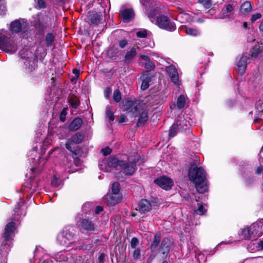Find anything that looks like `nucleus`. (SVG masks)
<instances>
[{
  "label": "nucleus",
  "mask_w": 263,
  "mask_h": 263,
  "mask_svg": "<svg viewBox=\"0 0 263 263\" xmlns=\"http://www.w3.org/2000/svg\"><path fill=\"white\" fill-rule=\"evenodd\" d=\"M126 121V117L122 115L120 116L119 119V123H122Z\"/></svg>",
  "instance_id": "nucleus-55"
},
{
  "label": "nucleus",
  "mask_w": 263,
  "mask_h": 263,
  "mask_svg": "<svg viewBox=\"0 0 263 263\" xmlns=\"http://www.w3.org/2000/svg\"><path fill=\"white\" fill-rule=\"evenodd\" d=\"M57 240L59 245L68 247L69 245L75 243L76 236L70 230L64 229L58 234Z\"/></svg>",
  "instance_id": "nucleus-8"
},
{
  "label": "nucleus",
  "mask_w": 263,
  "mask_h": 263,
  "mask_svg": "<svg viewBox=\"0 0 263 263\" xmlns=\"http://www.w3.org/2000/svg\"><path fill=\"white\" fill-rule=\"evenodd\" d=\"M139 243L138 239L136 237H133L130 241V246L133 249H136V246Z\"/></svg>",
  "instance_id": "nucleus-46"
},
{
  "label": "nucleus",
  "mask_w": 263,
  "mask_h": 263,
  "mask_svg": "<svg viewBox=\"0 0 263 263\" xmlns=\"http://www.w3.org/2000/svg\"><path fill=\"white\" fill-rule=\"evenodd\" d=\"M81 227L87 231H93L95 230V226L91 221L88 219H84L81 222Z\"/></svg>",
  "instance_id": "nucleus-27"
},
{
  "label": "nucleus",
  "mask_w": 263,
  "mask_h": 263,
  "mask_svg": "<svg viewBox=\"0 0 263 263\" xmlns=\"http://www.w3.org/2000/svg\"><path fill=\"white\" fill-rule=\"evenodd\" d=\"M139 58L141 59L140 63L142 66L146 69H153L155 67V64L150 60L148 56L140 55Z\"/></svg>",
  "instance_id": "nucleus-20"
},
{
  "label": "nucleus",
  "mask_w": 263,
  "mask_h": 263,
  "mask_svg": "<svg viewBox=\"0 0 263 263\" xmlns=\"http://www.w3.org/2000/svg\"><path fill=\"white\" fill-rule=\"evenodd\" d=\"M188 176L190 180L195 184V187L199 193H203L207 191L206 173L202 167L191 164L189 169Z\"/></svg>",
  "instance_id": "nucleus-2"
},
{
  "label": "nucleus",
  "mask_w": 263,
  "mask_h": 263,
  "mask_svg": "<svg viewBox=\"0 0 263 263\" xmlns=\"http://www.w3.org/2000/svg\"><path fill=\"white\" fill-rule=\"evenodd\" d=\"M62 183V181L56 176H54L51 181V185L53 187H58Z\"/></svg>",
  "instance_id": "nucleus-42"
},
{
  "label": "nucleus",
  "mask_w": 263,
  "mask_h": 263,
  "mask_svg": "<svg viewBox=\"0 0 263 263\" xmlns=\"http://www.w3.org/2000/svg\"><path fill=\"white\" fill-rule=\"evenodd\" d=\"M82 124V120L80 118H75L69 125V129L71 131L79 129Z\"/></svg>",
  "instance_id": "nucleus-24"
},
{
  "label": "nucleus",
  "mask_w": 263,
  "mask_h": 263,
  "mask_svg": "<svg viewBox=\"0 0 263 263\" xmlns=\"http://www.w3.org/2000/svg\"><path fill=\"white\" fill-rule=\"evenodd\" d=\"M15 229V223L13 221L9 222L5 227L3 236L4 240L0 248L1 263H7V256L10 251L11 239Z\"/></svg>",
  "instance_id": "nucleus-3"
},
{
  "label": "nucleus",
  "mask_w": 263,
  "mask_h": 263,
  "mask_svg": "<svg viewBox=\"0 0 263 263\" xmlns=\"http://www.w3.org/2000/svg\"><path fill=\"white\" fill-rule=\"evenodd\" d=\"M113 99L116 102H119L121 99V94L119 89H116L114 91Z\"/></svg>",
  "instance_id": "nucleus-40"
},
{
  "label": "nucleus",
  "mask_w": 263,
  "mask_h": 263,
  "mask_svg": "<svg viewBox=\"0 0 263 263\" xmlns=\"http://www.w3.org/2000/svg\"><path fill=\"white\" fill-rule=\"evenodd\" d=\"M111 92V88H110L109 87L106 88L104 91L105 97L106 98H108L109 97V96H110Z\"/></svg>",
  "instance_id": "nucleus-53"
},
{
  "label": "nucleus",
  "mask_w": 263,
  "mask_h": 263,
  "mask_svg": "<svg viewBox=\"0 0 263 263\" xmlns=\"http://www.w3.org/2000/svg\"><path fill=\"white\" fill-rule=\"evenodd\" d=\"M137 54L136 49L133 47L128 51L124 57V62L126 63H129Z\"/></svg>",
  "instance_id": "nucleus-25"
},
{
  "label": "nucleus",
  "mask_w": 263,
  "mask_h": 263,
  "mask_svg": "<svg viewBox=\"0 0 263 263\" xmlns=\"http://www.w3.org/2000/svg\"><path fill=\"white\" fill-rule=\"evenodd\" d=\"M249 58L246 55H242L239 61L237 62V69L240 74H243L246 69L247 62Z\"/></svg>",
  "instance_id": "nucleus-17"
},
{
  "label": "nucleus",
  "mask_w": 263,
  "mask_h": 263,
  "mask_svg": "<svg viewBox=\"0 0 263 263\" xmlns=\"http://www.w3.org/2000/svg\"><path fill=\"white\" fill-rule=\"evenodd\" d=\"M252 9V4L249 1L244 2L240 7V12L243 14L250 12Z\"/></svg>",
  "instance_id": "nucleus-28"
},
{
  "label": "nucleus",
  "mask_w": 263,
  "mask_h": 263,
  "mask_svg": "<svg viewBox=\"0 0 263 263\" xmlns=\"http://www.w3.org/2000/svg\"><path fill=\"white\" fill-rule=\"evenodd\" d=\"M120 15L122 16L124 22H130L135 16L134 11L132 9H124L120 11Z\"/></svg>",
  "instance_id": "nucleus-18"
},
{
  "label": "nucleus",
  "mask_w": 263,
  "mask_h": 263,
  "mask_svg": "<svg viewBox=\"0 0 263 263\" xmlns=\"http://www.w3.org/2000/svg\"><path fill=\"white\" fill-rule=\"evenodd\" d=\"M261 52L259 46H255L250 51V55L251 57H256Z\"/></svg>",
  "instance_id": "nucleus-35"
},
{
  "label": "nucleus",
  "mask_w": 263,
  "mask_h": 263,
  "mask_svg": "<svg viewBox=\"0 0 263 263\" xmlns=\"http://www.w3.org/2000/svg\"><path fill=\"white\" fill-rule=\"evenodd\" d=\"M154 182L165 190L171 189L173 185V180L165 176L155 179Z\"/></svg>",
  "instance_id": "nucleus-13"
},
{
  "label": "nucleus",
  "mask_w": 263,
  "mask_h": 263,
  "mask_svg": "<svg viewBox=\"0 0 263 263\" xmlns=\"http://www.w3.org/2000/svg\"><path fill=\"white\" fill-rule=\"evenodd\" d=\"M6 12V7L4 0H0V15L5 14Z\"/></svg>",
  "instance_id": "nucleus-45"
},
{
  "label": "nucleus",
  "mask_w": 263,
  "mask_h": 263,
  "mask_svg": "<svg viewBox=\"0 0 263 263\" xmlns=\"http://www.w3.org/2000/svg\"><path fill=\"white\" fill-rule=\"evenodd\" d=\"M37 6L40 9L46 7V3L43 0H39L37 2Z\"/></svg>",
  "instance_id": "nucleus-52"
},
{
  "label": "nucleus",
  "mask_w": 263,
  "mask_h": 263,
  "mask_svg": "<svg viewBox=\"0 0 263 263\" xmlns=\"http://www.w3.org/2000/svg\"><path fill=\"white\" fill-rule=\"evenodd\" d=\"M103 211V208L101 206H97L96 208L95 213L99 214Z\"/></svg>",
  "instance_id": "nucleus-57"
},
{
  "label": "nucleus",
  "mask_w": 263,
  "mask_h": 263,
  "mask_svg": "<svg viewBox=\"0 0 263 263\" xmlns=\"http://www.w3.org/2000/svg\"><path fill=\"white\" fill-rule=\"evenodd\" d=\"M147 119H148V116H147V112H146L145 111H142L140 114V117H139L138 122L137 123L138 125L139 126H142L143 124H144L147 121Z\"/></svg>",
  "instance_id": "nucleus-32"
},
{
  "label": "nucleus",
  "mask_w": 263,
  "mask_h": 263,
  "mask_svg": "<svg viewBox=\"0 0 263 263\" xmlns=\"http://www.w3.org/2000/svg\"><path fill=\"white\" fill-rule=\"evenodd\" d=\"M84 135L80 133H77L70 139H68L65 144L66 148L70 152H72V144H79L82 142Z\"/></svg>",
  "instance_id": "nucleus-12"
},
{
  "label": "nucleus",
  "mask_w": 263,
  "mask_h": 263,
  "mask_svg": "<svg viewBox=\"0 0 263 263\" xmlns=\"http://www.w3.org/2000/svg\"><path fill=\"white\" fill-rule=\"evenodd\" d=\"M206 211L205 209L202 205H200L197 210L195 211L196 213L199 215L203 214Z\"/></svg>",
  "instance_id": "nucleus-47"
},
{
  "label": "nucleus",
  "mask_w": 263,
  "mask_h": 263,
  "mask_svg": "<svg viewBox=\"0 0 263 263\" xmlns=\"http://www.w3.org/2000/svg\"><path fill=\"white\" fill-rule=\"evenodd\" d=\"M131 257L133 260H137L141 257V250L139 248L134 249L131 252Z\"/></svg>",
  "instance_id": "nucleus-34"
},
{
  "label": "nucleus",
  "mask_w": 263,
  "mask_h": 263,
  "mask_svg": "<svg viewBox=\"0 0 263 263\" xmlns=\"http://www.w3.org/2000/svg\"><path fill=\"white\" fill-rule=\"evenodd\" d=\"M70 105L74 108L78 107L79 104V100L76 97H72L69 99Z\"/></svg>",
  "instance_id": "nucleus-37"
},
{
  "label": "nucleus",
  "mask_w": 263,
  "mask_h": 263,
  "mask_svg": "<svg viewBox=\"0 0 263 263\" xmlns=\"http://www.w3.org/2000/svg\"><path fill=\"white\" fill-rule=\"evenodd\" d=\"M261 17V14L259 13H257L253 14L252 15L251 19V22L254 23L256 20L260 18Z\"/></svg>",
  "instance_id": "nucleus-48"
},
{
  "label": "nucleus",
  "mask_w": 263,
  "mask_h": 263,
  "mask_svg": "<svg viewBox=\"0 0 263 263\" xmlns=\"http://www.w3.org/2000/svg\"><path fill=\"white\" fill-rule=\"evenodd\" d=\"M40 248L39 247L36 248L35 250V256H36L37 255V252L39 251H40Z\"/></svg>",
  "instance_id": "nucleus-63"
},
{
  "label": "nucleus",
  "mask_w": 263,
  "mask_h": 263,
  "mask_svg": "<svg viewBox=\"0 0 263 263\" xmlns=\"http://www.w3.org/2000/svg\"><path fill=\"white\" fill-rule=\"evenodd\" d=\"M158 11L156 10L151 11L148 16L152 23L157 25L160 28L169 31H174L176 29L175 23L163 15L157 16Z\"/></svg>",
  "instance_id": "nucleus-6"
},
{
  "label": "nucleus",
  "mask_w": 263,
  "mask_h": 263,
  "mask_svg": "<svg viewBox=\"0 0 263 263\" xmlns=\"http://www.w3.org/2000/svg\"><path fill=\"white\" fill-rule=\"evenodd\" d=\"M167 73L171 78V81L175 85L179 86V80L177 70L173 65L167 66L165 68Z\"/></svg>",
  "instance_id": "nucleus-14"
},
{
  "label": "nucleus",
  "mask_w": 263,
  "mask_h": 263,
  "mask_svg": "<svg viewBox=\"0 0 263 263\" xmlns=\"http://www.w3.org/2000/svg\"><path fill=\"white\" fill-rule=\"evenodd\" d=\"M140 1L141 2V3H142L143 4V5L144 6H147V4H148V1L147 0H140Z\"/></svg>",
  "instance_id": "nucleus-61"
},
{
  "label": "nucleus",
  "mask_w": 263,
  "mask_h": 263,
  "mask_svg": "<svg viewBox=\"0 0 263 263\" xmlns=\"http://www.w3.org/2000/svg\"><path fill=\"white\" fill-rule=\"evenodd\" d=\"M20 206L21 205H20V203H17V204L15 205V207L14 209V212H15V214L18 212L20 208Z\"/></svg>",
  "instance_id": "nucleus-59"
},
{
  "label": "nucleus",
  "mask_w": 263,
  "mask_h": 263,
  "mask_svg": "<svg viewBox=\"0 0 263 263\" xmlns=\"http://www.w3.org/2000/svg\"><path fill=\"white\" fill-rule=\"evenodd\" d=\"M259 28L260 31H263V21L259 25Z\"/></svg>",
  "instance_id": "nucleus-62"
},
{
  "label": "nucleus",
  "mask_w": 263,
  "mask_h": 263,
  "mask_svg": "<svg viewBox=\"0 0 263 263\" xmlns=\"http://www.w3.org/2000/svg\"><path fill=\"white\" fill-rule=\"evenodd\" d=\"M103 164H100V168L105 172H109V168H121L123 170L124 173L126 175H132L135 171L136 166L143 163L142 160L140 159V156L136 154L130 155L127 160L123 161L119 160L116 158L110 157L105 162H103Z\"/></svg>",
  "instance_id": "nucleus-1"
},
{
  "label": "nucleus",
  "mask_w": 263,
  "mask_h": 263,
  "mask_svg": "<svg viewBox=\"0 0 263 263\" xmlns=\"http://www.w3.org/2000/svg\"><path fill=\"white\" fill-rule=\"evenodd\" d=\"M67 108L65 107L61 111L60 115V120L64 122L66 120V116L67 115Z\"/></svg>",
  "instance_id": "nucleus-44"
},
{
  "label": "nucleus",
  "mask_w": 263,
  "mask_h": 263,
  "mask_svg": "<svg viewBox=\"0 0 263 263\" xmlns=\"http://www.w3.org/2000/svg\"><path fill=\"white\" fill-rule=\"evenodd\" d=\"M182 29L184 30L186 33L190 35L196 36L199 35L200 34V31L196 28L184 27L182 28Z\"/></svg>",
  "instance_id": "nucleus-31"
},
{
  "label": "nucleus",
  "mask_w": 263,
  "mask_h": 263,
  "mask_svg": "<svg viewBox=\"0 0 263 263\" xmlns=\"http://www.w3.org/2000/svg\"><path fill=\"white\" fill-rule=\"evenodd\" d=\"M40 263H52V261H49V260H44L43 261V262H40Z\"/></svg>",
  "instance_id": "nucleus-64"
},
{
  "label": "nucleus",
  "mask_w": 263,
  "mask_h": 263,
  "mask_svg": "<svg viewBox=\"0 0 263 263\" xmlns=\"http://www.w3.org/2000/svg\"><path fill=\"white\" fill-rule=\"evenodd\" d=\"M160 241V237L157 235H155L153 239V241L151 245V249H155Z\"/></svg>",
  "instance_id": "nucleus-36"
},
{
  "label": "nucleus",
  "mask_w": 263,
  "mask_h": 263,
  "mask_svg": "<svg viewBox=\"0 0 263 263\" xmlns=\"http://www.w3.org/2000/svg\"><path fill=\"white\" fill-rule=\"evenodd\" d=\"M36 50L34 48L27 50L23 49L19 52V54L23 61L25 68L28 71H32L35 68V62L37 58Z\"/></svg>",
  "instance_id": "nucleus-7"
},
{
  "label": "nucleus",
  "mask_w": 263,
  "mask_h": 263,
  "mask_svg": "<svg viewBox=\"0 0 263 263\" xmlns=\"http://www.w3.org/2000/svg\"><path fill=\"white\" fill-rule=\"evenodd\" d=\"M105 257V255L104 254H103V253L101 254L99 256V262L101 263H103L104 261Z\"/></svg>",
  "instance_id": "nucleus-54"
},
{
  "label": "nucleus",
  "mask_w": 263,
  "mask_h": 263,
  "mask_svg": "<svg viewBox=\"0 0 263 263\" xmlns=\"http://www.w3.org/2000/svg\"><path fill=\"white\" fill-rule=\"evenodd\" d=\"M121 198L119 195L114 194H107L105 195L104 200L107 205L113 206L120 202Z\"/></svg>",
  "instance_id": "nucleus-16"
},
{
  "label": "nucleus",
  "mask_w": 263,
  "mask_h": 263,
  "mask_svg": "<svg viewBox=\"0 0 263 263\" xmlns=\"http://www.w3.org/2000/svg\"><path fill=\"white\" fill-rule=\"evenodd\" d=\"M263 172V166H260L256 169L255 173L257 174H260Z\"/></svg>",
  "instance_id": "nucleus-56"
},
{
  "label": "nucleus",
  "mask_w": 263,
  "mask_h": 263,
  "mask_svg": "<svg viewBox=\"0 0 263 263\" xmlns=\"http://www.w3.org/2000/svg\"><path fill=\"white\" fill-rule=\"evenodd\" d=\"M68 255L67 252L61 251L55 254L54 259L58 262L65 261L69 259Z\"/></svg>",
  "instance_id": "nucleus-26"
},
{
  "label": "nucleus",
  "mask_w": 263,
  "mask_h": 263,
  "mask_svg": "<svg viewBox=\"0 0 263 263\" xmlns=\"http://www.w3.org/2000/svg\"><path fill=\"white\" fill-rule=\"evenodd\" d=\"M111 150L108 147H106L101 149V153L104 156H107L111 153Z\"/></svg>",
  "instance_id": "nucleus-49"
},
{
  "label": "nucleus",
  "mask_w": 263,
  "mask_h": 263,
  "mask_svg": "<svg viewBox=\"0 0 263 263\" xmlns=\"http://www.w3.org/2000/svg\"><path fill=\"white\" fill-rule=\"evenodd\" d=\"M198 3L202 5L206 9L209 8L212 5L211 0H198Z\"/></svg>",
  "instance_id": "nucleus-43"
},
{
  "label": "nucleus",
  "mask_w": 263,
  "mask_h": 263,
  "mask_svg": "<svg viewBox=\"0 0 263 263\" xmlns=\"http://www.w3.org/2000/svg\"><path fill=\"white\" fill-rule=\"evenodd\" d=\"M263 234V219L256 221L252 224L249 227L242 229L239 235L242 239H257Z\"/></svg>",
  "instance_id": "nucleus-4"
},
{
  "label": "nucleus",
  "mask_w": 263,
  "mask_h": 263,
  "mask_svg": "<svg viewBox=\"0 0 263 263\" xmlns=\"http://www.w3.org/2000/svg\"><path fill=\"white\" fill-rule=\"evenodd\" d=\"M234 6L232 4H227L224 6L219 14L221 19L229 18L233 14Z\"/></svg>",
  "instance_id": "nucleus-15"
},
{
  "label": "nucleus",
  "mask_w": 263,
  "mask_h": 263,
  "mask_svg": "<svg viewBox=\"0 0 263 263\" xmlns=\"http://www.w3.org/2000/svg\"><path fill=\"white\" fill-rule=\"evenodd\" d=\"M258 245L259 248L263 250V241L262 240H259V242H258Z\"/></svg>",
  "instance_id": "nucleus-60"
},
{
  "label": "nucleus",
  "mask_w": 263,
  "mask_h": 263,
  "mask_svg": "<svg viewBox=\"0 0 263 263\" xmlns=\"http://www.w3.org/2000/svg\"><path fill=\"white\" fill-rule=\"evenodd\" d=\"M142 84L141 88L143 90L147 89L149 86V82L151 81V75L149 71H146L141 76Z\"/></svg>",
  "instance_id": "nucleus-21"
},
{
  "label": "nucleus",
  "mask_w": 263,
  "mask_h": 263,
  "mask_svg": "<svg viewBox=\"0 0 263 263\" xmlns=\"http://www.w3.org/2000/svg\"><path fill=\"white\" fill-rule=\"evenodd\" d=\"M138 208L140 213H144L151 209V204L148 200L142 199L139 203Z\"/></svg>",
  "instance_id": "nucleus-23"
},
{
  "label": "nucleus",
  "mask_w": 263,
  "mask_h": 263,
  "mask_svg": "<svg viewBox=\"0 0 263 263\" xmlns=\"http://www.w3.org/2000/svg\"><path fill=\"white\" fill-rule=\"evenodd\" d=\"M127 40H122L119 42V45L121 48H123L127 45Z\"/></svg>",
  "instance_id": "nucleus-51"
},
{
  "label": "nucleus",
  "mask_w": 263,
  "mask_h": 263,
  "mask_svg": "<svg viewBox=\"0 0 263 263\" xmlns=\"http://www.w3.org/2000/svg\"><path fill=\"white\" fill-rule=\"evenodd\" d=\"M27 24L23 20H17L12 22L10 29L12 33L25 32L27 30Z\"/></svg>",
  "instance_id": "nucleus-9"
},
{
  "label": "nucleus",
  "mask_w": 263,
  "mask_h": 263,
  "mask_svg": "<svg viewBox=\"0 0 263 263\" xmlns=\"http://www.w3.org/2000/svg\"><path fill=\"white\" fill-rule=\"evenodd\" d=\"M102 14L100 13H94L89 15V21L92 24H98L101 20Z\"/></svg>",
  "instance_id": "nucleus-30"
},
{
  "label": "nucleus",
  "mask_w": 263,
  "mask_h": 263,
  "mask_svg": "<svg viewBox=\"0 0 263 263\" xmlns=\"http://www.w3.org/2000/svg\"><path fill=\"white\" fill-rule=\"evenodd\" d=\"M176 123L177 125L179 130L181 132L185 130L187 128V121L184 118L180 117V120H177Z\"/></svg>",
  "instance_id": "nucleus-29"
},
{
  "label": "nucleus",
  "mask_w": 263,
  "mask_h": 263,
  "mask_svg": "<svg viewBox=\"0 0 263 263\" xmlns=\"http://www.w3.org/2000/svg\"><path fill=\"white\" fill-rule=\"evenodd\" d=\"M178 130H179L178 127L177 126V125L175 123L172 126L170 129L169 136L170 137H174L176 135Z\"/></svg>",
  "instance_id": "nucleus-38"
},
{
  "label": "nucleus",
  "mask_w": 263,
  "mask_h": 263,
  "mask_svg": "<svg viewBox=\"0 0 263 263\" xmlns=\"http://www.w3.org/2000/svg\"><path fill=\"white\" fill-rule=\"evenodd\" d=\"M30 153L31 154L29 156L31 157L30 158L32 160H34V161H32V162L34 163L35 162V163H37L35 167L32 168V170L35 171H40L45 165L46 157H43V156L39 155L37 157V159L34 157H32L33 156L37 155L36 149L35 148H33Z\"/></svg>",
  "instance_id": "nucleus-10"
},
{
  "label": "nucleus",
  "mask_w": 263,
  "mask_h": 263,
  "mask_svg": "<svg viewBox=\"0 0 263 263\" xmlns=\"http://www.w3.org/2000/svg\"><path fill=\"white\" fill-rule=\"evenodd\" d=\"M124 109L129 112L133 113L135 116H138L139 110V103L136 101H133L129 99H126L122 102Z\"/></svg>",
  "instance_id": "nucleus-11"
},
{
  "label": "nucleus",
  "mask_w": 263,
  "mask_h": 263,
  "mask_svg": "<svg viewBox=\"0 0 263 263\" xmlns=\"http://www.w3.org/2000/svg\"><path fill=\"white\" fill-rule=\"evenodd\" d=\"M0 49L12 54L17 50V42L8 31L0 30Z\"/></svg>",
  "instance_id": "nucleus-5"
},
{
  "label": "nucleus",
  "mask_w": 263,
  "mask_h": 263,
  "mask_svg": "<svg viewBox=\"0 0 263 263\" xmlns=\"http://www.w3.org/2000/svg\"><path fill=\"white\" fill-rule=\"evenodd\" d=\"M112 106L108 105L106 108V116L109 121H113L115 119L114 113L112 111Z\"/></svg>",
  "instance_id": "nucleus-33"
},
{
  "label": "nucleus",
  "mask_w": 263,
  "mask_h": 263,
  "mask_svg": "<svg viewBox=\"0 0 263 263\" xmlns=\"http://www.w3.org/2000/svg\"><path fill=\"white\" fill-rule=\"evenodd\" d=\"M72 72L76 76L78 77L80 73V70L78 69H73Z\"/></svg>",
  "instance_id": "nucleus-58"
},
{
  "label": "nucleus",
  "mask_w": 263,
  "mask_h": 263,
  "mask_svg": "<svg viewBox=\"0 0 263 263\" xmlns=\"http://www.w3.org/2000/svg\"><path fill=\"white\" fill-rule=\"evenodd\" d=\"M171 243V241L170 239L167 238H164L161 242L159 248L160 252L164 255H166L170 251Z\"/></svg>",
  "instance_id": "nucleus-19"
},
{
  "label": "nucleus",
  "mask_w": 263,
  "mask_h": 263,
  "mask_svg": "<svg viewBox=\"0 0 263 263\" xmlns=\"http://www.w3.org/2000/svg\"><path fill=\"white\" fill-rule=\"evenodd\" d=\"M111 191L112 194L119 195V193L120 191L119 189V183L117 182H115L112 184L111 185Z\"/></svg>",
  "instance_id": "nucleus-39"
},
{
  "label": "nucleus",
  "mask_w": 263,
  "mask_h": 263,
  "mask_svg": "<svg viewBox=\"0 0 263 263\" xmlns=\"http://www.w3.org/2000/svg\"><path fill=\"white\" fill-rule=\"evenodd\" d=\"M137 36L139 37H145L147 35V32L145 30L138 31L136 33Z\"/></svg>",
  "instance_id": "nucleus-50"
},
{
  "label": "nucleus",
  "mask_w": 263,
  "mask_h": 263,
  "mask_svg": "<svg viewBox=\"0 0 263 263\" xmlns=\"http://www.w3.org/2000/svg\"><path fill=\"white\" fill-rule=\"evenodd\" d=\"M54 41V36L51 33H48L46 36V42L47 46L51 45L52 43Z\"/></svg>",
  "instance_id": "nucleus-41"
},
{
  "label": "nucleus",
  "mask_w": 263,
  "mask_h": 263,
  "mask_svg": "<svg viewBox=\"0 0 263 263\" xmlns=\"http://www.w3.org/2000/svg\"><path fill=\"white\" fill-rule=\"evenodd\" d=\"M186 100L185 96L183 95H181L178 98L176 104L174 103L171 105L170 107L172 109H174L176 107L179 109H181L184 107L186 103Z\"/></svg>",
  "instance_id": "nucleus-22"
}]
</instances>
